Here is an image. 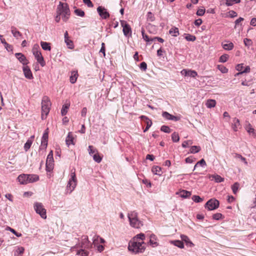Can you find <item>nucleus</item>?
<instances>
[{
	"label": "nucleus",
	"mask_w": 256,
	"mask_h": 256,
	"mask_svg": "<svg viewBox=\"0 0 256 256\" xmlns=\"http://www.w3.org/2000/svg\"><path fill=\"white\" fill-rule=\"evenodd\" d=\"M34 136H31L30 138L28 139L24 146V150L26 152H27L30 148Z\"/></svg>",
	"instance_id": "25"
},
{
	"label": "nucleus",
	"mask_w": 256,
	"mask_h": 256,
	"mask_svg": "<svg viewBox=\"0 0 256 256\" xmlns=\"http://www.w3.org/2000/svg\"><path fill=\"white\" fill-rule=\"evenodd\" d=\"M8 230L18 237H20L22 236V234L17 232L14 229L11 228L9 227Z\"/></svg>",
	"instance_id": "61"
},
{
	"label": "nucleus",
	"mask_w": 256,
	"mask_h": 256,
	"mask_svg": "<svg viewBox=\"0 0 256 256\" xmlns=\"http://www.w3.org/2000/svg\"><path fill=\"white\" fill-rule=\"evenodd\" d=\"M236 158H240V160H241L242 162H244L246 164H248V162H246V158L243 157L242 155L236 154Z\"/></svg>",
	"instance_id": "59"
},
{
	"label": "nucleus",
	"mask_w": 256,
	"mask_h": 256,
	"mask_svg": "<svg viewBox=\"0 0 256 256\" xmlns=\"http://www.w3.org/2000/svg\"><path fill=\"white\" fill-rule=\"evenodd\" d=\"M240 0H226V4L227 6H231L233 5L234 4H238L240 3Z\"/></svg>",
	"instance_id": "39"
},
{
	"label": "nucleus",
	"mask_w": 256,
	"mask_h": 256,
	"mask_svg": "<svg viewBox=\"0 0 256 256\" xmlns=\"http://www.w3.org/2000/svg\"><path fill=\"white\" fill-rule=\"evenodd\" d=\"M180 238L182 242H184L187 246L189 247H193L194 246V244L190 241L187 236L182 234Z\"/></svg>",
	"instance_id": "19"
},
{
	"label": "nucleus",
	"mask_w": 256,
	"mask_h": 256,
	"mask_svg": "<svg viewBox=\"0 0 256 256\" xmlns=\"http://www.w3.org/2000/svg\"><path fill=\"white\" fill-rule=\"evenodd\" d=\"M192 200L196 202H200L203 201V199L198 196H193Z\"/></svg>",
	"instance_id": "51"
},
{
	"label": "nucleus",
	"mask_w": 256,
	"mask_h": 256,
	"mask_svg": "<svg viewBox=\"0 0 256 256\" xmlns=\"http://www.w3.org/2000/svg\"><path fill=\"white\" fill-rule=\"evenodd\" d=\"M222 215L220 213H216L212 216V218L216 220H219L222 218Z\"/></svg>",
	"instance_id": "56"
},
{
	"label": "nucleus",
	"mask_w": 256,
	"mask_h": 256,
	"mask_svg": "<svg viewBox=\"0 0 256 256\" xmlns=\"http://www.w3.org/2000/svg\"><path fill=\"white\" fill-rule=\"evenodd\" d=\"M205 10L204 9H198L196 12V14L199 16H202L204 14Z\"/></svg>",
	"instance_id": "63"
},
{
	"label": "nucleus",
	"mask_w": 256,
	"mask_h": 256,
	"mask_svg": "<svg viewBox=\"0 0 256 256\" xmlns=\"http://www.w3.org/2000/svg\"><path fill=\"white\" fill-rule=\"evenodd\" d=\"M11 32L14 36L17 39L19 38L22 36V34L14 26H12Z\"/></svg>",
	"instance_id": "26"
},
{
	"label": "nucleus",
	"mask_w": 256,
	"mask_h": 256,
	"mask_svg": "<svg viewBox=\"0 0 256 256\" xmlns=\"http://www.w3.org/2000/svg\"><path fill=\"white\" fill-rule=\"evenodd\" d=\"M93 158L95 162L98 163H100L102 160V157L99 155L98 152L94 154L93 156Z\"/></svg>",
	"instance_id": "41"
},
{
	"label": "nucleus",
	"mask_w": 256,
	"mask_h": 256,
	"mask_svg": "<svg viewBox=\"0 0 256 256\" xmlns=\"http://www.w3.org/2000/svg\"><path fill=\"white\" fill-rule=\"evenodd\" d=\"M64 42L66 44L68 48L70 49H72L74 48L72 41L70 39L68 34L67 31L64 33Z\"/></svg>",
	"instance_id": "16"
},
{
	"label": "nucleus",
	"mask_w": 256,
	"mask_h": 256,
	"mask_svg": "<svg viewBox=\"0 0 256 256\" xmlns=\"http://www.w3.org/2000/svg\"><path fill=\"white\" fill-rule=\"evenodd\" d=\"M172 138L174 142H178L180 140V137L178 133L174 132L172 135Z\"/></svg>",
	"instance_id": "44"
},
{
	"label": "nucleus",
	"mask_w": 256,
	"mask_h": 256,
	"mask_svg": "<svg viewBox=\"0 0 256 256\" xmlns=\"http://www.w3.org/2000/svg\"><path fill=\"white\" fill-rule=\"evenodd\" d=\"M232 127V130L235 132L238 131V129L240 128V120L238 118H234L233 119Z\"/></svg>",
	"instance_id": "21"
},
{
	"label": "nucleus",
	"mask_w": 256,
	"mask_h": 256,
	"mask_svg": "<svg viewBox=\"0 0 256 256\" xmlns=\"http://www.w3.org/2000/svg\"><path fill=\"white\" fill-rule=\"evenodd\" d=\"M38 46L37 44L34 45L32 48V53L38 62L41 66H44L46 64V62L43 56H42V53L38 50Z\"/></svg>",
	"instance_id": "4"
},
{
	"label": "nucleus",
	"mask_w": 256,
	"mask_h": 256,
	"mask_svg": "<svg viewBox=\"0 0 256 256\" xmlns=\"http://www.w3.org/2000/svg\"><path fill=\"white\" fill-rule=\"evenodd\" d=\"M244 45L248 48L252 46L253 44L251 40L246 38L244 40Z\"/></svg>",
	"instance_id": "48"
},
{
	"label": "nucleus",
	"mask_w": 256,
	"mask_h": 256,
	"mask_svg": "<svg viewBox=\"0 0 256 256\" xmlns=\"http://www.w3.org/2000/svg\"><path fill=\"white\" fill-rule=\"evenodd\" d=\"M84 2L90 8L93 7L94 5L90 0H83Z\"/></svg>",
	"instance_id": "62"
},
{
	"label": "nucleus",
	"mask_w": 256,
	"mask_h": 256,
	"mask_svg": "<svg viewBox=\"0 0 256 256\" xmlns=\"http://www.w3.org/2000/svg\"><path fill=\"white\" fill-rule=\"evenodd\" d=\"M70 107L69 104H64L62 108V110H61V114L62 116H64L68 112V109Z\"/></svg>",
	"instance_id": "38"
},
{
	"label": "nucleus",
	"mask_w": 256,
	"mask_h": 256,
	"mask_svg": "<svg viewBox=\"0 0 256 256\" xmlns=\"http://www.w3.org/2000/svg\"><path fill=\"white\" fill-rule=\"evenodd\" d=\"M219 206V202L216 199H210L205 204V208L209 210L216 209Z\"/></svg>",
	"instance_id": "7"
},
{
	"label": "nucleus",
	"mask_w": 256,
	"mask_h": 256,
	"mask_svg": "<svg viewBox=\"0 0 256 256\" xmlns=\"http://www.w3.org/2000/svg\"><path fill=\"white\" fill-rule=\"evenodd\" d=\"M140 118L141 120H144L146 124V128L144 130V132H146L150 128L152 124V122L150 120L147 116H140Z\"/></svg>",
	"instance_id": "17"
},
{
	"label": "nucleus",
	"mask_w": 256,
	"mask_h": 256,
	"mask_svg": "<svg viewBox=\"0 0 256 256\" xmlns=\"http://www.w3.org/2000/svg\"><path fill=\"white\" fill-rule=\"evenodd\" d=\"M152 172L155 174H160L161 172V168L158 166H154L152 168Z\"/></svg>",
	"instance_id": "40"
},
{
	"label": "nucleus",
	"mask_w": 256,
	"mask_h": 256,
	"mask_svg": "<svg viewBox=\"0 0 256 256\" xmlns=\"http://www.w3.org/2000/svg\"><path fill=\"white\" fill-rule=\"evenodd\" d=\"M88 153L90 155L92 154H96L97 152H98V150L92 146H88Z\"/></svg>",
	"instance_id": "47"
},
{
	"label": "nucleus",
	"mask_w": 256,
	"mask_h": 256,
	"mask_svg": "<svg viewBox=\"0 0 256 256\" xmlns=\"http://www.w3.org/2000/svg\"><path fill=\"white\" fill-rule=\"evenodd\" d=\"M236 70L240 72L238 73H236L234 76H237L240 74H242L243 73H247L250 72V68L249 66H244L243 64H238L236 66Z\"/></svg>",
	"instance_id": "8"
},
{
	"label": "nucleus",
	"mask_w": 256,
	"mask_h": 256,
	"mask_svg": "<svg viewBox=\"0 0 256 256\" xmlns=\"http://www.w3.org/2000/svg\"><path fill=\"white\" fill-rule=\"evenodd\" d=\"M97 12L102 19L106 20L110 17V14L107 10L102 6L97 8Z\"/></svg>",
	"instance_id": "11"
},
{
	"label": "nucleus",
	"mask_w": 256,
	"mask_h": 256,
	"mask_svg": "<svg viewBox=\"0 0 256 256\" xmlns=\"http://www.w3.org/2000/svg\"><path fill=\"white\" fill-rule=\"evenodd\" d=\"M48 128H47L44 132L42 137V140L44 141H48Z\"/></svg>",
	"instance_id": "52"
},
{
	"label": "nucleus",
	"mask_w": 256,
	"mask_h": 256,
	"mask_svg": "<svg viewBox=\"0 0 256 256\" xmlns=\"http://www.w3.org/2000/svg\"><path fill=\"white\" fill-rule=\"evenodd\" d=\"M76 186V178L75 172L71 174V178L70 179L66 189V193L70 194Z\"/></svg>",
	"instance_id": "6"
},
{
	"label": "nucleus",
	"mask_w": 256,
	"mask_h": 256,
	"mask_svg": "<svg viewBox=\"0 0 256 256\" xmlns=\"http://www.w3.org/2000/svg\"><path fill=\"white\" fill-rule=\"evenodd\" d=\"M196 160V158H193L192 156L188 157L186 158L185 161L186 163H192Z\"/></svg>",
	"instance_id": "57"
},
{
	"label": "nucleus",
	"mask_w": 256,
	"mask_h": 256,
	"mask_svg": "<svg viewBox=\"0 0 256 256\" xmlns=\"http://www.w3.org/2000/svg\"><path fill=\"white\" fill-rule=\"evenodd\" d=\"M180 195L182 198H187L191 196V192L186 190H182L180 192Z\"/></svg>",
	"instance_id": "34"
},
{
	"label": "nucleus",
	"mask_w": 256,
	"mask_h": 256,
	"mask_svg": "<svg viewBox=\"0 0 256 256\" xmlns=\"http://www.w3.org/2000/svg\"><path fill=\"white\" fill-rule=\"evenodd\" d=\"M40 45L42 48L45 50H51L50 44L48 42H41Z\"/></svg>",
	"instance_id": "31"
},
{
	"label": "nucleus",
	"mask_w": 256,
	"mask_h": 256,
	"mask_svg": "<svg viewBox=\"0 0 256 256\" xmlns=\"http://www.w3.org/2000/svg\"><path fill=\"white\" fill-rule=\"evenodd\" d=\"M75 138L72 132H69L66 139V145L68 146L70 144H75Z\"/></svg>",
	"instance_id": "14"
},
{
	"label": "nucleus",
	"mask_w": 256,
	"mask_h": 256,
	"mask_svg": "<svg viewBox=\"0 0 256 256\" xmlns=\"http://www.w3.org/2000/svg\"><path fill=\"white\" fill-rule=\"evenodd\" d=\"M56 13L62 16V20L66 22L69 18L70 12L68 6L66 3L60 2L56 9Z\"/></svg>",
	"instance_id": "2"
},
{
	"label": "nucleus",
	"mask_w": 256,
	"mask_h": 256,
	"mask_svg": "<svg viewBox=\"0 0 256 256\" xmlns=\"http://www.w3.org/2000/svg\"><path fill=\"white\" fill-rule=\"evenodd\" d=\"M218 68L223 74H226L228 72V69L222 65H218Z\"/></svg>",
	"instance_id": "46"
},
{
	"label": "nucleus",
	"mask_w": 256,
	"mask_h": 256,
	"mask_svg": "<svg viewBox=\"0 0 256 256\" xmlns=\"http://www.w3.org/2000/svg\"><path fill=\"white\" fill-rule=\"evenodd\" d=\"M206 105L208 108H214L216 105V101L214 100L209 99L207 100Z\"/></svg>",
	"instance_id": "29"
},
{
	"label": "nucleus",
	"mask_w": 256,
	"mask_h": 256,
	"mask_svg": "<svg viewBox=\"0 0 256 256\" xmlns=\"http://www.w3.org/2000/svg\"><path fill=\"white\" fill-rule=\"evenodd\" d=\"M240 184L238 182H236L232 186V189L234 194H236L239 189Z\"/></svg>",
	"instance_id": "37"
},
{
	"label": "nucleus",
	"mask_w": 256,
	"mask_h": 256,
	"mask_svg": "<svg viewBox=\"0 0 256 256\" xmlns=\"http://www.w3.org/2000/svg\"><path fill=\"white\" fill-rule=\"evenodd\" d=\"M201 150L200 146H192L190 150V152L191 154H196L199 152Z\"/></svg>",
	"instance_id": "33"
},
{
	"label": "nucleus",
	"mask_w": 256,
	"mask_h": 256,
	"mask_svg": "<svg viewBox=\"0 0 256 256\" xmlns=\"http://www.w3.org/2000/svg\"><path fill=\"white\" fill-rule=\"evenodd\" d=\"M228 58L229 56L228 54H224L220 56L219 62H226L228 60Z\"/></svg>",
	"instance_id": "45"
},
{
	"label": "nucleus",
	"mask_w": 256,
	"mask_h": 256,
	"mask_svg": "<svg viewBox=\"0 0 256 256\" xmlns=\"http://www.w3.org/2000/svg\"><path fill=\"white\" fill-rule=\"evenodd\" d=\"M185 38L188 41L194 42L196 40V38L194 36H192V34H188L186 36Z\"/></svg>",
	"instance_id": "49"
},
{
	"label": "nucleus",
	"mask_w": 256,
	"mask_h": 256,
	"mask_svg": "<svg viewBox=\"0 0 256 256\" xmlns=\"http://www.w3.org/2000/svg\"><path fill=\"white\" fill-rule=\"evenodd\" d=\"M42 118L45 119L49 113L51 102L47 96H44L42 101Z\"/></svg>",
	"instance_id": "3"
},
{
	"label": "nucleus",
	"mask_w": 256,
	"mask_h": 256,
	"mask_svg": "<svg viewBox=\"0 0 256 256\" xmlns=\"http://www.w3.org/2000/svg\"><path fill=\"white\" fill-rule=\"evenodd\" d=\"M140 68L142 70L146 71L147 68V64L145 62H142L140 64Z\"/></svg>",
	"instance_id": "60"
},
{
	"label": "nucleus",
	"mask_w": 256,
	"mask_h": 256,
	"mask_svg": "<svg viewBox=\"0 0 256 256\" xmlns=\"http://www.w3.org/2000/svg\"><path fill=\"white\" fill-rule=\"evenodd\" d=\"M53 153L51 150L48 154L46 160V169L47 171L50 172L53 168Z\"/></svg>",
	"instance_id": "9"
},
{
	"label": "nucleus",
	"mask_w": 256,
	"mask_h": 256,
	"mask_svg": "<svg viewBox=\"0 0 256 256\" xmlns=\"http://www.w3.org/2000/svg\"><path fill=\"white\" fill-rule=\"evenodd\" d=\"M74 13L80 16L83 17L84 16V12L80 9H76L74 10Z\"/></svg>",
	"instance_id": "53"
},
{
	"label": "nucleus",
	"mask_w": 256,
	"mask_h": 256,
	"mask_svg": "<svg viewBox=\"0 0 256 256\" xmlns=\"http://www.w3.org/2000/svg\"><path fill=\"white\" fill-rule=\"evenodd\" d=\"M100 240H98V236H94L93 239V244L94 246H96L98 245H100Z\"/></svg>",
	"instance_id": "54"
},
{
	"label": "nucleus",
	"mask_w": 256,
	"mask_h": 256,
	"mask_svg": "<svg viewBox=\"0 0 256 256\" xmlns=\"http://www.w3.org/2000/svg\"><path fill=\"white\" fill-rule=\"evenodd\" d=\"M198 165H200V166H201L202 167H204L205 166H206V161L204 160V159H202L201 160H200V161H198L196 164V165L194 166V170L196 169V167L198 166Z\"/></svg>",
	"instance_id": "43"
},
{
	"label": "nucleus",
	"mask_w": 256,
	"mask_h": 256,
	"mask_svg": "<svg viewBox=\"0 0 256 256\" xmlns=\"http://www.w3.org/2000/svg\"><path fill=\"white\" fill-rule=\"evenodd\" d=\"M150 244L153 247L158 246V243L156 242V238L155 235L152 234L150 236Z\"/></svg>",
	"instance_id": "28"
},
{
	"label": "nucleus",
	"mask_w": 256,
	"mask_h": 256,
	"mask_svg": "<svg viewBox=\"0 0 256 256\" xmlns=\"http://www.w3.org/2000/svg\"><path fill=\"white\" fill-rule=\"evenodd\" d=\"M18 180L20 184H28V174H22L18 178Z\"/></svg>",
	"instance_id": "22"
},
{
	"label": "nucleus",
	"mask_w": 256,
	"mask_h": 256,
	"mask_svg": "<svg viewBox=\"0 0 256 256\" xmlns=\"http://www.w3.org/2000/svg\"><path fill=\"white\" fill-rule=\"evenodd\" d=\"M22 70L24 76L29 80H32L34 78L32 71L30 68L26 65L24 66L22 68Z\"/></svg>",
	"instance_id": "13"
},
{
	"label": "nucleus",
	"mask_w": 256,
	"mask_h": 256,
	"mask_svg": "<svg viewBox=\"0 0 256 256\" xmlns=\"http://www.w3.org/2000/svg\"><path fill=\"white\" fill-rule=\"evenodd\" d=\"M222 46L223 48L225 50H232L234 48V44L232 42H230L228 44H222Z\"/></svg>",
	"instance_id": "30"
},
{
	"label": "nucleus",
	"mask_w": 256,
	"mask_h": 256,
	"mask_svg": "<svg viewBox=\"0 0 256 256\" xmlns=\"http://www.w3.org/2000/svg\"><path fill=\"white\" fill-rule=\"evenodd\" d=\"M160 130L166 133H170L171 132V130L170 128L166 126H162Z\"/></svg>",
	"instance_id": "50"
},
{
	"label": "nucleus",
	"mask_w": 256,
	"mask_h": 256,
	"mask_svg": "<svg viewBox=\"0 0 256 256\" xmlns=\"http://www.w3.org/2000/svg\"><path fill=\"white\" fill-rule=\"evenodd\" d=\"M130 222L132 226L136 228H139L142 226V222L138 218L131 220L130 221Z\"/></svg>",
	"instance_id": "20"
},
{
	"label": "nucleus",
	"mask_w": 256,
	"mask_h": 256,
	"mask_svg": "<svg viewBox=\"0 0 256 256\" xmlns=\"http://www.w3.org/2000/svg\"><path fill=\"white\" fill-rule=\"evenodd\" d=\"M148 20L150 22H152L154 20V17L153 14L151 12H148L147 14Z\"/></svg>",
	"instance_id": "58"
},
{
	"label": "nucleus",
	"mask_w": 256,
	"mask_h": 256,
	"mask_svg": "<svg viewBox=\"0 0 256 256\" xmlns=\"http://www.w3.org/2000/svg\"><path fill=\"white\" fill-rule=\"evenodd\" d=\"M128 218L129 219V221L138 218H137V214L135 212H132L128 214Z\"/></svg>",
	"instance_id": "42"
},
{
	"label": "nucleus",
	"mask_w": 256,
	"mask_h": 256,
	"mask_svg": "<svg viewBox=\"0 0 256 256\" xmlns=\"http://www.w3.org/2000/svg\"><path fill=\"white\" fill-rule=\"evenodd\" d=\"M34 208L36 212L39 214L41 218L44 219L46 218V210L44 208L43 204L40 202H35Z\"/></svg>",
	"instance_id": "5"
},
{
	"label": "nucleus",
	"mask_w": 256,
	"mask_h": 256,
	"mask_svg": "<svg viewBox=\"0 0 256 256\" xmlns=\"http://www.w3.org/2000/svg\"><path fill=\"white\" fill-rule=\"evenodd\" d=\"M78 254H80L81 256H88V254L87 252H85L83 250H80L78 253Z\"/></svg>",
	"instance_id": "64"
},
{
	"label": "nucleus",
	"mask_w": 256,
	"mask_h": 256,
	"mask_svg": "<svg viewBox=\"0 0 256 256\" xmlns=\"http://www.w3.org/2000/svg\"><path fill=\"white\" fill-rule=\"evenodd\" d=\"M162 116L164 118L168 120L178 121L180 120L179 118L172 116L166 112H163Z\"/></svg>",
	"instance_id": "18"
},
{
	"label": "nucleus",
	"mask_w": 256,
	"mask_h": 256,
	"mask_svg": "<svg viewBox=\"0 0 256 256\" xmlns=\"http://www.w3.org/2000/svg\"><path fill=\"white\" fill-rule=\"evenodd\" d=\"M180 73L184 76H189L194 78L198 76V73L196 71L191 70L184 69L181 71Z\"/></svg>",
	"instance_id": "12"
},
{
	"label": "nucleus",
	"mask_w": 256,
	"mask_h": 256,
	"mask_svg": "<svg viewBox=\"0 0 256 256\" xmlns=\"http://www.w3.org/2000/svg\"><path fill=\"white\" fill-rule=\"evenodd\" d=\"M120 24L122 27V31L125 36L132 34V29L130 26L124 20H121Z\"/></svg>",
	"instance_id": "10"
},
{
	"label": "nucleus",
	"mask_w": 256,
	"mask_h": 256,
	"mask_svg": "<svg viewBox=\"0 0 256 256\" xmlns=\"http://www.w3.org/2000/svg\"><path fill=\"white\" fill-rule=\"evenodd\" d=\"M171 242L173 244L174 246L180 248H184V244L182 241L176 240L174 241H172Z\"/></svg>",
	"instance_id": "36"
},
{
	"label": "nucleus",
	"mask_w": 256,
	"mask_h": 256,
	"mask_svg": "<svg viewBox=\"0 0 256 256\" xmlns=\"http://www.w3.org/2000/svg\"><path fill=\"white\" fill-rule=\"evenodd\" d=\"M208 177L210 180H214L216 182H224V178L216 174L210 175Z\"/></svg>",
	"instance_id": "23"
},
{
	"label": "nucleus",
	"mask_w": 256,
	"mask_h": 256,
	"mask_svg": "<svg viewBox=\"0 0 256 256\" xmlns=\"http://www.w3.org/2000/svg\"><path fill=\"white\" fill-rule=\"evenodd\" d=\"M145 235L140 233L134 236L128 243V248L134 254L143 252L146 249V244L143 242Z\"/></svg>",
	"instance_id": "1"
},
{
	"label": "nucleus",
	"mask_w": 256,
	"mask_h": 256,
	"mask_svg": "<svg viewBox=\"0 0 256 256\" xmlns=\"http://www.w3.org/2000/svg\"><path fill=\"white\" fill-rule=\"evenodd\" d=\"M142 34L143 38L144 39V40L146 42H152V40H154V38H150L148 37V36L144 33V30L143 28L142 30Z\"/></svg>",
	"instance_id": "35"
},
{
	"label": "nucleus",
	"mask_w": 256,
	"mask_h": 256,
	"mask_svg": "<svg viewBox=\"0 0 256 256\" xmlns=\"http://www.w3.org/2000/svg\"><path fill=\"white\" fill-rule=\"evenodd\" d=\"M78 76V71H72L71 72V76L70 78V82L72 84H74L76 82Z\"/></svg>",
	"instance_id": "24"
},
{
	"label": "nucleus",
	"mask_w": 256,
	"mask_h": 256,
	"mask_svg": "<svg viewBox=\"0 0 256 256\" xmlns=\"http://www.w3.org/2000/svg\"><path fill=\"white\" fill-rule=\"evenodd\" d=\"M169 33L174 36H177L179 35L178 29L177 28H172L170 29Z\"/></svg>",
	"instance_id": "32"
},
{
	"label": "nucleus",
	"mask_w": 256,
	"mask_h": 256,
	"mask_svg": "<svg viewBox=\"0 0 256 256\" xmlns=\"http://www.w3.org/2000/svg\"><path fill=\"white\" fill-rule=\"evenodd\" d=\"M48 146V141L42 140L41 142V146L40 147V149L46 150Z\"/></svg>",
	"instance_id": "55"
},
{
	"label": "nucleus",
	"mask_w": 256,
	"mask_h": 256,
	"mask_svg": "<svg viewBox=\"0 0 256 256\" xmlns=\"http://www.w3.org/2000/svg\"><path fill=\"white\" fill-rule=\"evenodd\" d=\"M16 57L18 60L22 63L24 66L26 65L28 63V60L26 57L22 53H16L15 54Z\"/></svg>",
	"instance_id": "15"
},
{
	"label": "nucleus",
	"mask_w": 256,
	"mask_h": 256,
	"mask_svg": "<svg viewBox=\"0 0 256 256\" xmlns=\"http://www.w3.org/2000/svg\"><path fill=\"white\" fill-rule=\"evenodd\" d=\"M28 183L36 182L38 180L39 177L36 174H28Z\"/></svg>",
	"instance_id": "27"
}]
</instances>
